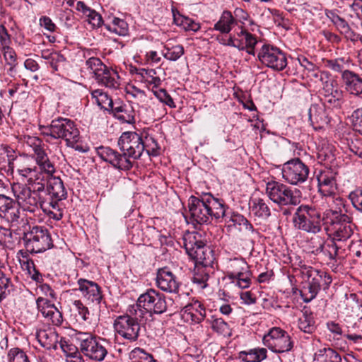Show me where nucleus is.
Wrapping results in <instances>:
<instances>
[{"label":"nucleus","mask_w":362,"mask_h":362,"mask_svg":"<svg viewBox=\"0 0 362 362\" xmlns=\"http://www.w3.org/2000/svg\"><path fill=\"white\" fill-rule=\"evenodd\" d=\"M118 146L122 153L109 146H101L96 148L97 154L114 168L129 170L133 166L130 158L139 159L144 152L143 137L134 132H123L119 138Z\"/></svg>","instance_id":"obj_1"},{"label":"nucleus","mask_w":362,"mask_h":362,"mask_svg":"<svg viewBox=\"0 0 362 362\" xmlns=\"http://www.w3.org/2000/svg\"><path fill=\"white\" fill-rule=\"evenodd\" d=\"M188 209L194 224H209L214 218L218 220L225 215L223 201L215 198L211 194H205L200 197H189Z\"/></svg>","instance_id":"obj_2"},{"label":"nucleus","mask_w":362,"mask_h":362,"mask_svg":"<svg viewBox=\"0 0 362 362\" xmlns=\"http://www.w3.org/2000/svg\"><path fill=\"white\" fill-rule=\"evenodd\" d=\"M293 223L294 227L308 233L317 234L325 228V211L314 205L302 204L299 206L293 214Z\"/></svg>","instance_id":"obj_3"},{"label":"nucleus","mask_w":362,"mask_h":362,"mask_svg":"<svg viewBox=\"0 0 362 362\" xmlns=\"http://www.w3.org/2000/svg\"><path fill=\"white\" fill-rule=\"evenodd\" d=\"M302 274L308 279V281L300 289V295L304 303H310L316 298L322 288L326 290L332 283L331 276L325 272L311 267L303 268Z\"/></svg>","instance_id":"obj_4"},{"label":"nucleus","mask_w":362,"mask_h":362,"mask_svg":"<svg viewBox=\"0 0 362 362\" xmlns=\"http://www.w3.org/2000/svg\"><path fill=\"white\" fill-rule=\"evenodd\" d=\"M129 314L117 317L114 322L115 332L129 342L136 341L141 330V325L144 318V313L132 306Z\"/></svg>","instance_id":"obj_5"},{"label":"nucleus","mask_w":362,"mask_h":362,"mask_svg":"<svg viewBox=\"0 0 362 362\" xmlns=\"http://www.w3.org/2000/svg\"><path fill=\"white\" fill-rule=\"evenodd\" d=\"M354 225L351 218L341 209L325 211V230L338 241L349 239L353 234Z\"/></svg>","instance_id":"obj_6"},{"label":"nucleus","mask_w":362,"mask_h":362,"mask_svg":"<svg viewBox=\"0 0 362 362\" xmlns=\"http://www.w3.org/2000/svg\"><path fill=\"white\" fill-rule=\"evenodd\" d=\"M76 340L80 349L86 357L95 361H103L107 355L108 341L90 332H77Z\"/></svg>","instance_id":"obj_7"},{"label":"nucleus","mask_w":362,"mask_h":362,"mask_svg":"<svg viewBox=\"0 0 362 362\" xmlns=\"http://www.w3.org/2000/svg\"><path fill=\"white\" fill-rule=\"evenodd\" d=\"M266 193L271 201L278 206H297L300 202V192L279 182L272 181L267 183Z\"/></svg>","instance_id":"obj_8"},{"label":"nucleus","mask_w":362,"mask_h":362,"mask_svg":"<svg viewBox=\"0 0 362 362\" xmlns=\"http://www.w3.org/2000/svg\"><path fill=\"white\" fill-rule=\"evenodd\" d=\"M132 306L142 311L144 315L151 316L152 314L160 315L165 313L168 302L164 294L156 289L148 288L139 296L136 304Z\"/></svg>","instance_id":"obj_9"},{"label":"nucleus","mask_w":362,"mask_h":362,"mask_svg":"<svg viewBox=\"0 0 362 362\" xmlns=\"http://www.w3.org/2000/svg\"><path fill=\"white\" fill-rule=\"evenodd\" d=\"M22 240L26 250L30 253H41L53 247L50 233L42 226H33L24 232Z\"/></svg>","instance_id":"obj_10"},{"label":"nucleus","mask_w":362,"mask_h":362,"mask_svg":"<svg viewBox=\"0 0 362 362\" xmlns=\"http://www.w3.org/2000/svg\"><path fill=\"white\" fill-rule=\"evenodd\" d=\"M43 134L54 139L65 140L66 144L78 138L79 131L74 121L68 118L59 117L53 119L51 124L44 127Z\"/></svg>","instance_id":"obj_11"},{"label":"nucleus","mask_w":362,"mask_h":362,"mask_svg":"<svg viewBox=\"0 0 362 362\" xmlns=\"http://www.w3.org/2000/svg\"><path fill=\"white\" fill-rule=\"evenodd\" d=\"M184 247L187 255L194 261L196 266H210L213 263V251L202 240H197L195 235L185 238Z\"/></svg>","instance_id":"obj_12"},{"label":"nucleus","mask_w":362,"mask_h":362,"mask_svg":"<svg viewBox=\"0 0 362 362\" xmlns=\"http://www.w3.org/2000/svg\"><path fill=\"white\" fill-rule=\"evenodd\" d=\"M263 344L274 353L291 351L294 342L288 333L280 327H272L263 337Z\"/></svg>","instance_id":"obj_13"},{"label":"nucleus","mask_w":362,"mask_h":362,"mask_svg":"<svg viewBox=\"0 0 362 362\" xmlns=\"http://www.w3.org/2000/svg\"><path fill=\"white\" fill-rule=\"evenodd\" d=\"M257 57L263 65L274 71H282L287 66L286 54L279 47L269 44L262 47Z\"/></svg>","instance_id":"obj_14"},{"label":"nucleus","mask_w":362,"mask_h":362,"mask_svg":"<svg viewBox=\"0 0 362 362\" xmlns=\"http://www.w3.org/2000/svg\"><path fill=\"white\" fill-rule=\"evenodd\" d=\"M309 173V167L298 158L291 159L283 165V178L293 185L305 182L308 178Z\"/></svg>","instance_id":"obj_15"},{"label":"nucleus","mask_w":362,"mask_h":362,"mask_svg":"<svg viewBox=\"0 0 362 362\" xmlns=\"http://www.w3.org/2000/svg\"><path fill=\"white\" fill-rule=\"evenodd\" d=\"M16 197L18 207L24 211L35 213L39 207L43 209L44 197L35 194L25 185L18 187Z\"/></svg>","instance_id":"obj_16"},{"label":"nucleus","mask_w":362,"mask_h":362,"mask_svg":"<svg viewBox=\"0 0 362 362\" xmlns=\"http://www.w3.org/2000/svg\"><path fill=\"white\" fill-rule=\"evenodd\" d=\"M78 290L88 305L100 307L103 300L101 287L95 282L85 279H79L77 281Z\"/></svg>","instance_id":"obj_17"},{"label":"nucleus","mask_w":362,"mask_h":362,"mask_svg":"<svg viewBox=\"0 0 362 362\" xmlns=\"http://www.w3.org/2000/svg\"><path fill=\"white\" fill-rule=\"evenodd\" d=\"M326 16L331 21L337 31L344 36V39L354 44L358 42L362 36L357 33L342 17L339 16L335 11L327 10Z\"/></svg>","instance_id":"obj_18"},{"label":"nucleus","mask_w":362,"mask_h":362,"mask_svg":"<svg viewBox=\"0 0 362 362\" xmlns=\"http://www.w3.org/2000/svg\"><path fill=\"white\" fill-rule=\"evenodd\" d=\"M21 211L16 201L4 194H0V218L11 226L19 223Z\"/></svg>","instance_id":"obj_19"},{"label":"nucleus","mask_w":362,"mask_h":362,"mask_svg":"<svg viewBox=\"0 0 362 362\" xmlns=\"http://www.w3.org/2000/svg\"><path fill=\"white\" fill-rule=\"evenodd\" d=\"M156 284L165 292L177 293L179 291L180 283L168 267H165L157 270Z\"/></svg>","instance_id":"obj_20"},{"label":"nucleus","mask_w":362,"mask_h":362,"mask_svg":"<svg viewBox=\"0 0 362 362\" xmlns=\"http://www.w3.org/2000/svg\"><path fill=\"white\" fill-rule=\"evenodd\" d=\"M37 310L42 316L50 320L54 325L59 326L63 322L62 313L58 308L51 301L43 297H38L36 299Z\"/></svg>","instance_id":"obj_21"},{"label":"nucleus","mask_w":362,"mask_h":362,"mask_svg":"<svg viewBox=\"0 0 362 362\" xmlns=\"http://www.w3.org/2000/svg\"><path fill=\"white\" fill-rule=\"evenodd\" d=\"M341 79L349 93L361 95L362 98V77L359 74L352 71H346L342 74Z\"/></svg>","instance_id":"obj_22"},{"label":"nucleus","mask_w":362,"mask_h":362,"mask_svg":"<svg viewBox=\"0 0 362 362\" xmlns=\"http://www.w3.org/2000/svg\"><path fill=\"white\" fill-rule=\"evenodd\" d=\"M309 120L313 128L321 129L329 122L324 107L314 104L310 106L308 110Z\"/></svg>","instance_id":"obj_23"},{"label":"nucleus","mask_w":362,"mask_h":362,"mask_svg":"<svg viewBox=\"0 0 362 362\" xmlns=\"http://www.w3.org/2000/svg\"><path fill=\"white\" fill-rule=\"evenodd\" d=\"M250 214L255 218L267 220L271 216L269 202L259 197L252 198L249 203Z\"/></svg>","instance_id":"obj_24"},{"label":"nucleus","mask_w":362,"mask_h":362,"mask_svg":"<svg viewBox=\"0 0 362 362\" xmlns=\"http://www.w3.org/2000/svg\"><path fill=\"white\" fill-rule=\"evenodd\" d=\"M47 191L52 198L57 201L66 199V190L62 180L59 177L52 176L48 179Z\"/></svg>","instance_id":"obj_25"},{"label":"nucleus","mask_w":362,"mask_h":362,"mask_svg":"<svg viewBox=\"0 0 362 362\" xmlns=\"http://www.w3.org/2000/svg\"><path fill=\"white\" fill-rule=\"evenodd\" d=\"M58 334L52 329H40L36 332V339L39 344L47 350L57 349Z\"/></svg>","instance_id":"obj_26"},{"label":"nucleus","mask_w":362,"mask_h":362,"mask_svg":"<svg viewBox=\"0 0 362 362\" xmlns=\"http://www.w3.org/2000/svg\"><path fill=\"white\" fill-rule=\"evenodd\" d=\"M184 312L190 316L192 321L194 323H200L204 320L206 322V318L210 315L206 313L205 308L198 300L187 305L184 308Z\"/></svg>","instance_id":"obj_27"},{"label":"nucleus","mask_w":362,"mask_h":362,"mask_svg":"<svg viewBox=\"0 0 362 362\" xmlns=\"http://www.w3.org/2000/svg\"><path fill=\"white\" fill-rule=\"evenodd\" d=\"M119 78L117 71L106 67V70H103L95 79L100 85L111 89H117L120 85Z\"/></svg>","instance_id":"obj_28"},{"label":"nucleus","mask_w":362,"mask_h":362,"mask_svg":"<svg viewBox=\"0 0 362 362\" xmlns=\"http://www.w3.org/2000/svg\"><path fill=\"white\" fill-rule=\"evenodd\" d=\"M226 276L228 279H234L237 276H240L243 272L250 269V266L247 262L241 257H235L229 259L227 262Z\"/></svg>","instance_id":"obj_29"},{"label":"nucleus","mask_w":362,"mask_h":362,"mask_svg":"<svg viewBox=\"0 0 362 362\" xmlns=\"http://www.w3.org/2000/svg\"><path fill=\"white\" fill-rule=\"evenodd\" d=\"M238 21L230 11L225 10L222 12L219 20L214 24V30L222 34H228L233 27L237 24Z\"/></svg>","instance_id":"obj_30"},{"label":"nucleus","mask_w":362,"mask_h":362,"mask_svg":"<svg viewBox=\"0 0 362 362\" xmlns=\"http://www.w3.org/2000/svg\"><path fill=\"white\" fill-rule=\"evenodd\" d=\"M267 351L264 348H255L243 351L238 354V358L243 362H262L266 359Z\"/></svg>","instance_id":"obj_31"},{"label":"nucleus","mask_w":362,"mask_h":362,"mask_svg":"<svg viewBox=\"0 0 362 362\" xmlns=\"http://www.w3.org/2000/svg\"><path fill=\"white\" fill-rule=\"evenodd\" d=\"M126 106L120 100H116L113 102L112 107H110L107 112L122 122L132 124L134 122V115H123V112L126 111Z\"/></svg>","instance_id":"obj_32"},{"label":"nucleus","mask_w":362,"mask_h":362,"mask_svg":"<svg viewBox=\"0 0 362 362\" xmlns=\"http://www.w3.org/2000/svg\"><path fill=\"white\" fill-rule=\"evenodd\" d=\"M206 323L210 325L211 329L216 333L225 337L230 335V329L228 323L222 318L212 315L211 311H210L209 317L206 318Z\"/></svg>","instance_id":"obj_33"},{"label":"nucleus","mask_w":362,"mask_h":362,"mask_svg":"<svg viewBox=\"0 0 362 362\" xmlns=\"http://www.w3.org/2000/svg\"><path fill=\"white\" fill-rule=\"evenodd\" d=\"M314 359L317 362H341L339 354L329 347L319 349L315 354Z\"/></svg>","instance_id":"obj_34"},{"label":"nucleus","mask_w":362,"mask_h":362,"mask_svg":"<svg viewBox=\"0 0 362 362\" xmlns=\"http://www.w3.org/2000/svg\"><path fill=\"white\" fill-rule=\"evenodd\" d=\"M209 267L204 265H197L195 267L192 281L199 288L203 289L207 286L210 272Z\"/></svg>","instance_id":"obj_35"},{"label":"nucleus","mask_w":362,"mask_h":362,"mask_svg":"<svg viewBox=\"0 0 362 362\" xmlns=\"http://www.w3.org/2000/svg\"><path fill=\"white\" fill-rule=\"evenodd\" d=\"M221 218H223L226 223H231L228 226H243L245 227V230L252 233L255 232L253 226L241 214L233 213L230 215H228L226 213V209H225V215L224 216L221 217Z\"/></svg>","instance_id":"obj_36"},{"label":"nucleus","mask_w":362,"mask_h":362,"mask_svg":"<svg viewBox=\"0 0 362 362\" xmlns=\"http://www.w3.org/2000/svg\"><path fill=\"white\" fill-rule=\"evenodd\" d=\"M325 65L327 68L332 70L333 71L341 73V74L346 71H349L348 68L350 65L349 58L338 57L333 59H327L325 62Z\"/></svg>","instance_id":"obj_37"},{"label":"nucleus","mask_w":362,"mask_h":362,"mask_svg":"<svg viewBox=\"0 0 362 362\" xmlns=\"http://www.w3.org/2000/svg\"><path fill=\"white\" fill-rule=\"evenodd\" d=\"M91 96L95 100V103L101 109L107 111L110 107H112L114 101L107 93L103 90L95 89L93 90L91 92Z\"/></svg>","instance_id":"obj_38"},{"label":"nucleus","mask_w":362,"mask_h":362,"mask_svg":"<svg viewBox=\"0 0 362 362\" xmlns=\"http://www.w3.org/2000/svg\"><path fill=\"white\" fill-rule=\"evenodd\" d=\"M174 22L177 25L182 26L185 30L197 32L199 30L200 25L192 18L182 16L180 13L176 15L173 13Z\"/></svg>","instance_id":"obj_39"},{"label":"nucleus","mask_w":362,"mask_h":362,"mask_svg":"<svg viewBox=\"0 0 362 362\" xmlns=\"http://www.w3.org/2000/svg\"><path fill=\"white\" fill-rule=\"evenodd\" d=\"M298 326L301 331L308 334H312L316 329L312 314L307 312H305L303 317L298 320Z\"/></svg>","instance_id":"obj_40"},{"label":"nucleus","mask_w":362,"mask_h":362,"mask_svg":"<svg viewBox=\"0 0 362 362\" xmlns=\"http://www.w3.org/2000/svg\"><path fill=\"white\" fill-rule=\"evenodd\" d=\"M184 53L185 49L183 46L181 45H177L172 47H169L168 45H166L162 51L163 56L166 59L173 62L179 59Z\"/></svg>","instance_id":"obj_41"},{"label":"nucleus","mask_w":362,"mask_h":362,"mask_svg":"<svg viewBox=\"0 0 362 362\" xmlns=\"http://www.w3.org/2000/svg\"><path fill=\"white\" fill-rule=\"evenodd\" d=\"M105 28L118 35L124 36L128 33V25L122 19L114 18L111 24H105Z\"/></svg>","instance_id":"obj_42"},{"label":"nucleus","mask_w":362,"mask_h":362,"mask_svg":"<svg viewBox=\"0 0 362 362\" xmlns=\"http://www.w3.org/2000/svg\"><path fill=\"white\" fill-rule=\"evenodd\" d=\"M335 180L333 177L321 176L319 178L320 192L325 197L334 194Z\"/></svg>","instance_id":"obj_43"},{"label":"nucleus","mask_w":362,"mask_h":362,"mask_svg":"<svg viewBox=\"0 0 362 362\" xmlns=\"http://www.w3.org/2000/svg\"><path fill=\"white\" fill-rule=\"evenodd\" d=\"M86 65L87 69L90 70V73L93 74V77L95 78L97 76H100V74L103 70H106V67H107L98 57H90L86 60Z\"/></svg>","instance_id":"obj_44"},{"label":"nucleus","mask_w":362,"mask_h":362,"mask_svg":"<svg viewBox=\"0 0 362 362\" xmlns=\"http://www.w3.org/2000/svg\"><path fill=\"white\" fill-rule=\"evenodd\" d=\"M343 93L341 90L336 88V90L332 95L324 96L321 98L325 106L328 107H340L342 104Z\"/></svg>","instance_id":"obj_45"},{"label":"nucleus","mask_w":362,"mask_h":362,"mask_svg":"<svg viewBox=\"0 0 362 362\" xmlns=\"http://www.w3.org/2000/svg\"><path fill=\"white\" fill-rule=\"evenodd\" d=\"M13 284L5 274L0 272V302L5 299L13 290Z\"/></svg>","instance_id":"obj_46"},{"label":"nucleus","mask_w":362,"mask_h":362,"mask_svg":"<svg viewBox=\"0 0 362 362\" xmlns=\"http://www.w3.org/2000/svg\"><path fill=\"white\" fill-rule=\"evenodd\" d=\"M8 362H30L26 353L18 347L11 349L7 354Z\"/></svg>","instance_id":"obj_47"},{"label":"nucleus","mask_w":362,"mask_h":362,"mask_svg":"<svg viewBox=\"0 0 362 362\" xmlns=\"http://www.w3.org/2000/svg\"><path fill=\"white\" fill-rule=\"evenodd\" d=\"M252 275V274L250 269L247 272H243L240 276H237L230 280L240 288H247L251 284Z\"/></svg>","instance_id":"obj_48"},{"label":"nucleus","mask_w":362,"mask_h":362,"mask_svg":"<svg viewBox=\"0 0 362 362\" xmlns=\"http://www.w3.org/2000/svg\"><path fill=\"white\" fill-rule=\"evenodd\" d=\"M131 359H140L141 362H158L151 354L146 353L143 349L134 348L129 354Z\"/></svg>","instance_id":"obj_49"},{"label":"nucleus","mask_w":362,"mask_h":362,"mask_svg":"<svg viewBox=\"0 0 362 362\" xmlns=\"http://www.w3.org/2000/svg\"><path fill=\"white\" fill-rule=\"evenodd\" d=\"M144 151H146L148 156H156L159 149L158 144L155 139L151 136L143 138Z\"/></svg>","instance_id":"obj_50"},{"label":"nucleus","mask_w":362,"mask_h":362,"mask_svg":"<svg viewBox=\"0 0 362 362\" xmlns=\"http://www.w3.org/2000/svg\"><path fill=\"white\" fill-rule=\"evenodd\" d=\"M153 95L163 103L165 104L170 108H175L176 107L171 96L168 93L165 89L160 88L158 90L152 89Z\"/></svg>","instance_id":"obj_51"},{"label":"nucleus","mask_w":362,"mask_h":362,"mask_svg":"<svg viewBox=\"0 0 362 362\" xmlns=\"http://www.w3.org/2000/svg\"><path fill=\"white\" fill-rule=\"evenodd\" d=\"M66 62V58L59 52H54V56L52 59H49V62L46 64L49 65L52 71V73H57L59 71L62 65Z\"/></svg>","instance_id":"obj_52"},{"label":"nucleus","mask_w":362,"mask_h":362,"mask_svg":"<svg viewBox=\"0 0 362 362\" xmlns=\"http://www.w3.org/2000/svg\"><path fill=\"white\" fill-rule=\"evenodd\" d=\"M61 347L64 352L67 353V349L69 351L74 350L67 354V362H84V360L79 351H77L76 347L71 348L68 344H61Z\"/></svg>","instance_id":"obj_53"},{"label":"nucleus","mask_w":362,"mask_h":362,"mask_svg":"<svg viewBox=\"0 0 362 362\" xmlns=\"http://www.w3.org/2000/svg\"><path fill=\"white\" fill-rule=\"evenodd\" d=\"M3 49L4 57L7 64L11 66L12 70L17 64V55L13 49L10 46L5 47Z\"/></svg>","instance_id":"obj_54"},{"label":"nucleus","mask_w":362,"mask_h":362,"mask_svg":"<svg viewBox=\"0 0 362 362\" xmlns=\"http://www.w3.org/2000/svg\"><path fill=\"white\" fill-rule=\"evenodd\" d=\"M86 17L87 18V21L92 25L93 28H99L103 23L101 15L93 9L87 13Z\"/></svg>","instance_id":"obj_55"},{"label":"nucleus","mask_w":362,"mask_h":362,"mask_svg":"<svg viewBox=\"0 0 362 362\" xmlns=\"http://www.w3.org/2000/svg\"><path fill=\"white\" fill-rule=\"evenodd\" d=\"M59 20L67 28H71L76 24V18L71 11H63L60 14Z\"/></svg>","instance_id":"obj_56"},{"label":"nucleus","mask_w":362,"mask_h":362,"mask_svg":"<svg viewBox=\"0 0 362 362\" xmlns=\"http://www.w3.org/2000/svg\"><path fill=\"white\" fill-rule=\"evenodd\" d=\"M351 117L354 129L362 135V107L354 111Z\"/></svg>","instance_id":"obj_57"},{"label":"nucleus","mask_w":362,"mask_h":362,"mask_svg":"<svg viewBox=\"0 0 362 362\" xmlns=\"http://www.w3.org/2000/svg\"><path fill=\"white\" fill-rule=\"evenodd\" d=\"M245 42L246 45H243L244 50H246L247 54L255 56V47L257 43V37L253 34H246Z\"/></svg>","instance_id":"obj_58"},{"label":"nucleus","mask_w":362,"mask_h":362,"mask_svg":"<svg viewBox=\"0 0 362 362\" xmlns=\"http://www.w3.org/2000/svg\"><path fill=\"white\" fill-rule=\"evenodd\" d=\"M349 197L354 208L362 212V190L351 193Z\"/></svg>","instance_id":"obj_59"},{"label":"nucleus","mask_w":362,"mask_h":362,"mask_svg":"<svg viewBox=\"0 0 362 362\" xmlns=\"http://www.w3.org/2000/svg\"><path fill=\"white\" fill-rule=\"evenodd\" d=\"M74 305L78 310L79 315L83 321H86L89 318V310L86 306L80 300H76L74 302Z\"/></svg>","instance_id":"obj_60"},{"label":"nucleus","mask_w":362,"mask_h":362,"mask_svg":"<svg viewBox=\"0 0 362 362\" xmlns=\"http://www.w3.org/2000/svg\"><path fill=\"white\" fill-rule=\"evenodd\" d=\"M10 43L11 38L6 28L3 25H0V47L2 49L7 47Z\"/></svg>","instance_id":"obj_61"},{"label":"nucleus","mask_w":362,"mask_h":362,"mask_svg":"<svg viewBox=\"0 0 362 362\" xmlns=\"http://www.w3.org/2000/svg\"><path fill=\"white\" fill-rule=\"evenodd\" d=\"M30 186L28 187L33 193L42 197V194H46L45 184L40 182H30L29 181Z\"/></svg>","instance_id":"obj_62"},{"label":"nucleus","mask_w":362,"mask_h":362,"mask_svg":"<svg viewBox=\"0 0 362 362\" xmlns=\"http://www.w3.org/2000/svg\"><path fill=\"white\" fill-rule=\"evenodd\" d=\"M38 165L41 171H43L51 177L55 173V168L49 158H47V160L38 164Z\"/></svg>","instance_id":"obj_63"},{"label":"nucleus","mask_w":362,"mask_h":362,"mask_svg":"<svg viewBox=\"0 0 362 362\" xmlns=\"http://www.w3.org/2000/svg\"><path fill=\"white\" fill-rule=\"evenodd\" d=\"M40 24L42 27L49 32H54L57 27L52 19L47 16H42L40 18Z\"/></svg>","instance_id":"obj_64"}]
</instances>
